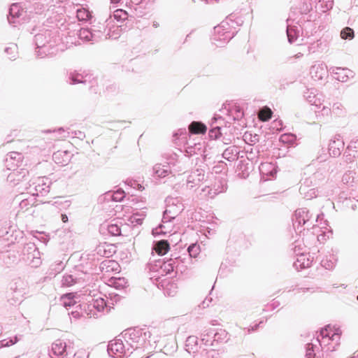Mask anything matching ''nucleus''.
<instances>
[{
	"instance_id": "nucleus-1",
	"label": "nucleus",
	"mask_w": 358,
	"mask_h": 358,
	"mask_svg": "<svg viewBox=\"0 0 358 358\" xmlns=\"http://www.w3.org/2000/svg\"><path fill=\"white\" fill-rule=\"evenodd\" d=\"M241 17L231 14L219 25L214 27V33L211 38L212 42L217 47L228 43L236 34V27L242 25Z\"/></svg>"
},
{
	"instance_id": "nucleus-2",
	"label": "nucleus",
	"mask_w": 358,
	"mask_h": 358,
	"mask_svg": "<svg viewBox=\"0 0 358 358\" xmlns=\"http://www.w3.org/2000/svg\"><path fill=\"white\" fill-rule=\"evenodd\" d=\"M60 42V38L57 31L43 29L34 35L36 45V55L38 57H45L53 55L57 52V45Z\"/></svg>"
},
{
	"instance_id": "nucleus-3",
	"label": "nucleus",
	"mask_w": 358,
	"mask_h": 358,
	"mask_svg": "<svg viewBox=\"0 0 358 358\" xmlns=\"http://www.w3.org/2000/svg\"><path fill=\"white\" fill-rule=\"evenodd\" d=\"M122 337L132 352L141 349L147 339L146 332L138 328L127 329Z\"/></svg>"
},
{
	"instance_id": "nucleus-4",
	"label": "nucleus",
	"mask_w": 358,
	"mask_h": 358,
	"mask_svg": "<svg viewBox=\"0 0 358 358\" xmlns=\"http://www.w3.org/2000/svg\"><path fill=\"white\" fill-rule=\"evenodd\" d=\"M51 181L46 177L32 178L25 184V189L34 196H45L50 192Z\"/></svg>"
},
{
	"instance_id": "nucleus-5",
	"label": "nucleus",
	"mask_w": 358,
	"mask_h": 358,
	"mask_svg": "<svg viewBox=\"0 0 358 358\" xmlns=\"http://www.w3.org/2000/svg\"><path fill=\"white\" fill-rule=\"evenodd\" d=\"M340 340V334L338 332H333L330 326H327L322 329L320 335L317 336L316 342L319 343L320 348L326 352H333L335 350V347H330L331 342H336L337 343Z\"/></svg>"
},
{
	"instance_id": "nucleus-6",
	"label": "nucleus",
	"mask_w": 358,
	"mask_h": 358,
	"mask_svg": "<svg viewBox=\"0 0 358 358\" xmlns=\"http://www.w3.org/2000/svg\"><path fill=\"white\" fill-rule=\"evenodd\" d=\"M14 244L13 236L6 229L0 231V255L6 264L14 262L16 257L10 254L11 248Z\"/></svg>"
},
{
	"instance_id": "nucleus-7",
	"label": "nucleus",
	"mask_w": 358,
	"mask_h": 358,
	"mask_svg": "<svg viewBox=\"0 0 358 358\" xmlns=\"http://www.w3.org/2000/svg\"><path fill=\"white\" fill-rule=\"evenodd\" d=\"M232 122L228 115L215 114L210 123L209 137L210 139H217L222 134V130L229 127Z\"/></svg>"
},
{
	"instance_id": "nucleus-8",
	"label": "nucleus",
	"mask_w": 358,
	"mask_h": 358,
	"mask_svg": "<svg viewBox=\"0 0 358 358\" xmlns=\"http://www.w3.org/2000/svg\"><path fill=\"white\" fill-rule=\"evenodd\" d=\"M166 208L164 212L162 222L166 224L175 219L184 209L182 203L178 198H167Z\"/></svg>"
},
{
	"instance_id": "nucleus-9",
	"label": "nucleus",
	"mask_w": 358,
	"mask_h": 358,
	"mask_svg": "<svg viewBox=\"0 0 358 358\" xmlns=\"http://www.w3.org/2000/svg\"><path fill=\"white\" fill-rule=\"evenodd\" d=\"M107 350L110 356L116 358H123L132 354V351H130V348L121 338H116L110 341Z\"/></svg>"
},
{
	"instance_id": "nucleus-10",
	"label": "nucleus",
	"mask_w": 358,
	"mask_h": 358,
	"mask_svg": "<svg viewBox=\"0 0 358 358\" xmlns=\"http://www.w3.org/2000/svg\"><path fill=\"white\" fill-rule=\"evenodd\" d=\"M292 220L294 227L297 224V229H299V227L303 226H306V228L308 229L315 227L313 215L306 208L296 209Z\"/></svg>"
},
{
	"instance_id": "nucleus-11",
	"label": "nucleus",
	"mask_w": 358,
	"mask_h": 358,
	"mask_svg": "<svg viewBox=\"0 0 358 358\" xmlns=\"http://www.w3.org/2000/svg\"><path fill=\"white\" fill-rule=\"evenodd\" d=\"M156 266H159L162 271V275L169 274L175 271L178 273L179 271L182 272V260L178 257L174 259L171 258L166 261L157 260L156 261Z\"/></svg>"
},
{
	"instance_id": "nucleus-12",
	"label": "nucleus",
	"mask_w": 358,
	"mask_h": 358,
	"mask_svg": "<svg viewBox=\"0 0 358 358\" xmlns=\"http://www.w3.org/2000/svg\"><path fill=\"white\" fill-rule=\"evenodd\" d=\"M23 255L26 261L33 267H38L41 264L40 252L34 243H27L23 249Z\"/></svg>"
},
{
	"instance_id": "nucleus-13",
	"label": "nucleus",
	"mask_w": 358,
	"mask_h": 358,
	"mask_svg": "<svg viewBox=\"0 0 358 358\" xmlns=\"http://www.w3.org/2000/svg\"><path fill=\"white\" fill-rule=\"evenodd\" d=\"M29 177V171L26 169H13L7 176V182L12 186L20 185L25 189V184Z\"/></svg>"
},
{
	"instance_id": "nucleus-14",
	"label": "nucleus",
	"mask_w": 358,
	"mask_h": 358,
	"mask_svg": "<svg viewBox=\"0 0 358 358\" xmlns=\"http://www.w3.org/2000/svg\"><path fill=\"white\" fill-rule=\"evenodd\" d=\"M72 352L64 341L57 339L52 344L49 355L50 358H67V355Z\"/></svg>"
},
{
	"instance_id": "nucleus-15",
	"label": "nucleus",
	"mask_w": 358,
	"mask_h": 358,
	"mask_svg": "<svg viewBox=\"0 0 358 358\" xmlns=\"http://www.w3.org/2000/svg\"><path fill=\"white\" fill-rule=\"evenodd\" d=\"M88 309L90 311L89 313L90 317L97 318L100 316V313L103 311L105 308H110L109 302H106L104 299L98 297L96 299H92L91 301H89Z\"/></svg>"
},
{
	"instance_id": "nucleus-16",
	"label": "nucleus",
	"mask_w": 358,
	"mask_h": 358,
	"mask_svg": "<svg viewBox=\"0 0 358 358\" xmlns=\"http://www.w3.org/2000/svg\"><path fill=\"white\" fill-rule=\"evenodd\" d=\"M310 75L315 81L324 80L328 76L327 66L323 62H315L310 68Z\"/></svg>"
},
{
	"instance_id": "nucleus-17",
	"label": "nucleus",
	"mask_w": 358,
	"mask_h": 358,
	"mask_svg": "<svg viewBox=\"0 0 358 358\" xmlns=\"http://www.w3.org/2000/svg\"><path fill=\"white\" fill-rule=\"evenodd\" d=\"M295 12V10H292L287 20V25L286 31L288 41L290 43H293L297 40L299 34L298 27L293 25L294 22L296 20V18L294 17Z\"/></svg>"
},
{
	"instance_id": "nucleus-18",
	"label": "nucleus",
	"mask_w": 358,
	"mask_h": 358,
	"mask_svg": "<svg viewBox=\"0 0 358 358\" xmlns=\"http://www.w3.org/2000/svg\"><path fill=\"white\" fill-rule=\"evenodd\" d=\"M220 113L228 115L231 122L241 119L243 116V112L241 107L235 104L224 105L223 108L220 110Z\"/></svg>"
},
{
	"instance_id": "nucleus-19",
	"label": "nucleus",
	"mask_w": 358,
	"mask_h": 358,
	"mask_svg": "<svg viewBox=\"0 0 358 358\" xmlns=\"http://www.w3.org/2000/svg\"><path fill=\"white\" fill-rule=\"evenodd\" d=\"M303 96L308 103L317 108H320L324 101L323 95L315 88L307 89Z\"/></svg>"
},
{
	"instance_id": "nucleus-20",
	"label": "nucleus",
	"mask_w": 358,
	"mask_h": 358,
	"mask_svg": "<svg viewBox=\"0 0 358 358\" xmlns=\"http://www.w3.org/2000/svg\"><path fill=\"white\" fill-rule=\"evenodd\" d=\"M93 43L108 38L116 39L117 36L110 35V29H108L103 24H100L96 29L92 28Z\"/></svg>"
},
{
	"instance_id": "nucleus-21",
	"label": "nucleus",
	"mask_w": 358,
	"mask_h": 358,
	"mask_svg": "<svg viewBox=\"0 0 358 358\" xmlns=\"http://www.w3.org/2000/svg\"><path fill=\"white\" fill-rule=\"evenodd\" d=\"M15 201L18 203L19 207L22 210H27L35 204L36 199L34 196L29 194L27 192L17 196Z\"/></svg>"
},
{
	"instance_id": "nucleus-22",
	"label": "nucleus",
	"mask_w": 358,
	"mask_h": 358,
	"mask_svg": "<svg viewBox=\"0 0 358 358\" xmlns=\"http://www.w3.org/2000/svg\"><path fill=\"white\" fill-rule=\"evenodd\" d=\"M205 180V171L201 169L193 171L187 180V187L189 189L198 186L201 182Z\"/></svg>"
},
{
	"instance_id": "nucleus-23",
	"label": "nucleus",
	"mask_w": 358,
	"mask_h": 358,
	"mask_svg": "<svg viewBox=\"0 0 358 358\" xmlns=\"http://www.w3.org/2000/svg\"><path fill=\"white\" fill-rule=\"evenodd\" d=\"M330 72L335 75V78L338 81L345 83L347 82L350 78L354 77L355 73L352 71L347 68L341 67H331L329 69Z\"/></svg>"
},
{
	"instance_id": "nucleus-24",
	"label": "nucleus",
	"mask_w": 358,
	"mask_h": 358,
	"mask_svg": "<svg viewBox=\"0 0 358 358\" xmlns=\"http://www.w3.org/2000/svg\"><path fill=\"white\" fill-rule=\"evenodd\" d=\"M227 189V184L225 181L219 180L212 187H206L202 189L205 192V196L213 199L220 193L225 192Z\"/></svg>"
},
{
	"instance_id": "nucleus-25",
	"label": "nucleus",
	"mask_w": 358,
	"mask_h": 358,
	"mask_svg": "<svg viewBox=\"0 0 358 358\" xmlns=\"http://www.w3.org/2000/svg\"><path fill=\"white\" fill-rule=\"evenodd\" d=\"M344 148V142L342 138L339 137H335L331 139L329 144V155L334 157H336L341 155Z\"/></svg>"
},
{
	"instance_id": "nucleus-26",
	"label": "nucleus",
	"mask_w": 358,
	"mask_h": 358,
	"mask_svg": "<svg viewBox=\"0 0 358 358\" xmlns=\"http://www.w3.org/2000/svg\"><path fill=\"white\" fill-rule=\"evenodd\" d=\"M86 273H82L78 274V276L68 274L64 275L62 279L61 284L62 287H71L76 283H80L85 280Z\"/></svg>"
},
{
	"instance_id": "nucleus-27",
	"label": "nucleus",
	"mask_w": 358,
	"mask_h": 358,
	"mask_svg": "<svg viewBox=\"0 0 358 358\" xmlns=\"http://www.w3.org/2000/svg\"><path fill=\"white\" fill-rule=\"evenodd\" d=\"M95 251L100 257H110L115 253L116 250L114 245L103 243L96 248Z\"/></svg>"
},
{
	"instance_id": "nucleus-28",
	"label": "nucleus",
	"mask_w": 358,
	"mask_h": 358,
	"mask_svg": "<svg viewBox=\"0 0 358 358\" xmlns=\"http://www.w3.org/2000/svg\"><path fill=\"white\" fill-rule=\"evenodd\" d=\"M24 10L21 8L20 3H13L9 8L8 15V21L10 24H15L20 16L22 15Z\"/></svg>"
},
{
	"instance_id": "nucleus-29",
	"label": "nucleus",
	"mask_w": 358,
	"mask_h": 358,
	"mask_svg": "<svg viewBox=\"0 0 358 358\" xmlns=\"http://www.w3.org/2000/svg\"><path fill=\"white\" fill-rule=\"evenodd\" d=\"M27 282L22 278H17L13 280L10 282V291L17 292L18 299L25 294Z\"/></svg>"
},
{
	"instance_id": "nucleus-30",
	"label": "nucleus",
	"mask_w": 358,
	"mask_h": 358,
	"mask_svg": "<svg viewBox=\"0 0 358 358\" xmlns=\"http://www.w3.org/2000/svg\"><path fill=\"white\" fill-rule=\"evenodd\" d=\"M317 0H293V4L296 6L294 8L300 14H307L312 10L313 1Z\"/></svg>"
},
{
	"instance_id": "nucleus-31",
	"label": "nucleus",
	"mask_w": 358,
	"mask_h": 358,
	"mask_svg": "<svg viewBox=\"0 0 358 358\" xmlns=\"http://www.w3.org/2000/svg\"><path fill=\"white\" fill-rule=\"evenodd\" d=\"M358 157V142H351L344 152L343 157L346 162H351Z\"/></svg>"
},
{
	"instance_id": "nucleus-32",
	"label": "nucleus",
	"mask_w": 358,
	"mask_h": 358,
	"mask_svg": "<svg viewBox=\"0 0 358 358\" xmlns=\"http://www.w3.org/2000/svg\"><path fill=\"white\" fill-rule=\"evenodd\" d=\"M239 152V148L237 146L231 145L224 150L222 157L229 162H233L238 158Z\"/></svg>"
},
{
	"instance_id": "nucleus-33",
	"label": "nucleus",
	"mask_w": 358,
	"mask_h": 358,
	"mask_svg": "<svg viewBox=\"0 0 358 358\" xmlns=\"http://www.w3.org/2000/svg\"><path fill=\"white\" fill-rule=\"evenodd\" d=\"M203 143H195L192 145L189 142L187 143V147L185 148V156L191 157L194 155L201 154L203 151Z\"/></svg>"
},
{
	"instance_id": "nucleus-34",
	"label": "nucleus",
	"mask_w": 358,
	"mask_h": 358,
	"mask_svg": "<svg viewBox=\"0 0 358 358\" xmlns=\"http://www.w3.org/2000/svg\"><path fill=\"white\" fill-rule=\"evenodd\" d=\"M296 261L294 263V266L296 269H302L310 266L312 261L308 257V255L301 253L297 255Z\"/></svg>"
},
{
	"instance_id": "nucleus-35",
	"label": "nucleus",
	"mask_w": 358,
	"mask_h": 358,
	"mask_svg": "<svg viewBox=\"0 0 358 358\" xmlns=\"http://www.w3.org/2000/svg\"><path fill=\"white\" fill-rule=\"evenodd\" d=\"M261 174L273 177L276 173V167L274 164L270 162L261 163L259 167Z\"/></svg>"
},
{
	"instance_id": "nucleus-36",
	"label": "nucleus",
	"mask_w": 358,
	"mask_h": 358,
	"mask_svg": "<svg viewBox=\"0 0 358 358\" xmlns=\"http://www.w3.org/2000/svg\"><path fill=\"white\" fill-rule=\"evenodd\" d=\"M87 76H84L77 71L71 72L69 75L68 82L70 85L78 83L85 84L87 82Z\"/></svg>"
},
{
	"instance_id": "nucleus-37",
	"label": "nucleus",
	"mask_w": 358,
	"mask_h": 358,
	"mask_svg": "<svg viewBox=\"0 0 358 358\" xmlns=\"http://www.w3.org/2000/svg\"><path fill=\"white\" fill-rule=\"evenodd\" d=\"M52 159L58 164H66L69 161V152L68 151L58 150L54 152Z\"/></svg>"
},
{
	"instance_id": "nucleus-38",
	"label": "nucleus",
	"mask_w": 358,
	"mask_h": 358,
	"mask_svg": "<svg viewBox=\"0 0 358 358\" xmlns=\"http://www.w3.org/2000/svg\"><path fill=\"white\" fill-rule=\"evenodd\" d=\"M169 249V243L166 240L155 241L153 245V250L159 255H165Z\"/></svg>"
},
{
	"instance_id": "nucleus-39",
	"label": "nucleus",
	"mask_w": 358,
	"mask_h": 358,
	"mask_svg": "<svg viewBox=\"0 0 358 358\" xmlns=\"http://www.w3.org/2000/svg\"><path fill=\"white\" fill-rule=\"evenodd\" d=\"M206 130V126L201 122L194 121L189 125V132L193 134H204Z\"/></svg>"
},
{
	"instance_id": "nucleus-40",
	"label": "nucleus",
	"mask_w": 358,
	"mask_h": 358,
	"mask_svg": "<svg viewBox=\"0 0 358 358\" xmlns=\"http://www.w3.org/2000/svg\"><path fill=\"white\" fill-rule=\"evenodd\" d=\"M315 6L316 10L321 13H326L332 8L334 5L333 0H317Z\"/></svg>"
},
{
	"instance_id": "nucleus-41",
	"label": "nucleus",
	"mask_w": 358,
	"mask_h": 358,
	"mask_svg": "<svg viewBox=\"0 0 358 358\" xmlns=\"http://www.w3.org/2000/svg\"><path fill=\"white\" fill-rule=\"evenodd\" d=\"M336 262V257L334 255H329L322 259L321 265L327 270H331L334 268Z\"/></svg>"
},
{
	"instance_id": "nucleus-42",
	"label": "nucleus",
	"mask_w": 358,
	"mask_h": 358,
	"mask_svg": "<svg viewBox=\"0 0 358 358\" xmlns=\"http://www.w3.org/2000/svg\"><path fill=\"white\" fill-rule=\"evenodd\" d=\"M228 334L224 329H220L219 331L213 334V338L211 341V346H215V343H222L228 339Z\"/></svg>"
},
{
	"instance_id": "nucleus-43",
	"label": "nucleus",
	"mask_w": 358,
	"mask_h": 358,
	"mask_svg": "<svg viewBox=\"0 0 358 358\" xmlns=\"http://www.w3.org/2000/svg\"><path fill=\"white\" fill-rule=\"evenodd\" d=\"M153 171L155 175L159 178H164L166 176L169 172H171L167 166L160 164H157L154 166Z\"/></svg>"
},
{
	"instance_id": "nucleus-44",
	"label": "nucleus",
	"mask_w": 358,
	"mask_h": 358,
	"mask_svg": "<svg viewBox=\"0 0 358 358\" xmlns=\"http://www.w3.org/2000/svg\"><path fill=\"white\" fill-rule=\"evenodd\" d=\"M214 330L212 329H208L205 330L201 334V341L203 343V344L206 346H211V341L213 338Z\"/></svg>"
},
{
	"instance_id": "nucleus-45",
	"label": "nucleus",
	"mask_w": 358,
	"mask_h": 358,
	"mask_svg": "<svg viewBox=\"0 0 358 358\" xmlns=\"http://www.w3.org/2000/svg\"><path fill=\"white\" fill-rule=\"evenodd\" d=\"M79 38L85 41L89 42L91 41L93 43V34L92 28L87 29V28H82L80 29L78 33Z\"/></svg>"
},
{
	"instance_id": "nucleus-46",
	"label": "nucleus",
	"mask_w": 358,
	"mask_h": 358,
	"mask_svg": "<svg viewBox=\"0 0 358 358\" xmlns=\"http://www.w3.org/2000/svg\"><path fill=\"white\" fill-rule=\"evenodd\" d=\"M125 196L124 192L122 189H118L115 192H108L105 195V199H111L114 201H121Z\"/></svg>"
},
{
	"instance_id": "nucleus-47",
	"label": "nucleus",
	"mask_w": 358,
	"mask_h": 358,
	"mask_svg": "<svg viewBox=\"0 0 358 358\" xmlns=\"http://www.w3.org/2000/svg\"><path fill=\"white\" fill-rule=\"evenodd\" d=\"M332 114L336 117H343L346 114V110L342 103L336 102L332 106Z\"/></svg>"
},
{
	"instance_id": "nucleus-48",
	"label": "nucleus",
	"mask_w": 358,
	"mask_h": 358,
	"mask_svg": "<svg viewBox=\"0 0 358 358\" xmlns=\"http://www.w3.org/2000/svg\"><path fill=\"white\" fill-rule=\"evenodd\" d=\"M320 347L314 343H308L306 347V356L307 358H315L317 353L319 352Z\"/></svg>"
},
{
	"instance_id": "nucleus-49",
	"label": "nucleus",
	"mask_w": 358,
	"mask_h": 358,
	"mask_svg": "<svg viewBox=\"0 0 358 358\" xmlns=\"http://www.w3.org/2000/svg\"><path fill=\"white\" fill-rule=\"evenodd\" d=\"M22 158V155L20 152H11L8 155V157L6 158L7 166L9 165V163H13V161L16 162V164L15 166H18V163L21 162Z\"/></svg>"
},
{
	"instance_id": "nucleus-50",
	"label": "nucleus",
	"mask_w": 358,
	"mask_h": 358,
	"mask_svg": "<svg viewBox=\"0 0 358 358\" xmlns=\"http://www.w3.org/2000/svg\"><path fill=\"white\" fill-rule=\"evenodd\" d=\"M5 52L8 55L10 60H15L17 54V46L16 44H10L5 48Z\"/></svg>"
},
{
	"instance_id": "nucleus-51",
	"label": "nucleus",
	"mask_w": 358,
	"mask_h": 358,
	"mask_svg": "<svg viewBox=\"0 0 358 358\" xmlns=\"http://www.w3.org/2000/svg\"><path fill=\"white\" fill-rule=\"evenodd\" d=\"M22 338V335H16L13 337H10L7 339H3L1 341V347H8L13 345L20 341Z\"/></svg>"
},
{
	"instance_id": "nucleus-52",
	"label": "nucleus",
	"mask_w": 358,
	"mask_h": 358,
	"mask_svg": "<svg viewBox=\"0 0 358 358\" xmlns=\"http://www.w3.org/2000/svg\"><path fill=\"white\" fill-rule=\"evenodd\" d=\"M301 194L303 195L306 199H311L317 196L315 189H308L305 186L301 185L299 188Z\"/></svg>"
},
{
	"instance_id": "nucleus-53",
	"label": "nucleus",
	"mask_w": 358,
	"mask_h": 358,
	"mask_svg": "<svg viewBox=\"0 0 358 358\" xmlns=\"http://www.w3.org/2000/svg\"><path fill=\"white\" fill-rule=\"evenodd\" d=\"M76 17L79 21H87L90 18L91 15L87 9L81 8L77 10Z\"/></svg>"
},
{
	"instance_id": "nucleus-54",
	"label": "nucleus",
	"mask_w": 358,
	"mask_h": 358,
	"mask_svg": "<svg viewBox=\"0 0 358 358\" xmlns=\"http://www.w3.org/2000/svg\"><path fill=\"white\" fill-rule=\"evenodd\" d=\"M61 300L63 306L66 308L73 306L76 303V301L73 297L72 293H69L62 296Z\"/></svg>"
},
{
	"instance_id": "nucleus-55",
	"label": "nucleus",
	"mask_w": 358,
	"mask_h": 358,
	"mask_svg": "<svg viewBox=\"0 0 358 358\" xmlns=\"http://www.w3.org/2000/svg\"><path fill=\"white\" fill-rule=\"evenodd\" d=\"M341 37L343 39L351 40L355 37L354 30L350 27H345L341 31Z\"/></svg>"
},
{
	"instance_id": "nucleus-56",
	"label": "nucleus",
	"mask_w": 358,
	"mask_h": 358,
	"mask_svg": "<svg viewBox=\"0 0 358 358\" xmlns=\"http://www.w3.org/2000/svg\"><path fill=\"white\" fill-rule=\"evenodd\" d=\"M117 266V264L115 261L112 260H106L101 262L100 268L102 270L106 269V272H108L110 270H115V267Z\"/></svg>"
},
{
	"instance_id": "nucleus-57",
	"label": "nucleus",
	"mask_w": 358,
	"mask_h": 358,
	"mask_svg": "<svg viewBox=\"0 0 358 358\" xmlns=\"http://www.w3.org/2000/svg\"><path fill=\"white\" fill-rule=\"evenodd\" d=\"M213 172L218 174L227 171V165L225 162L220 161L213 167Z\"/></svg>"
},
{
	"instance_id": "nucleus-58",
	"label": "nucleus",
	"mask_w": 358,
	"mask_h": 358,
	"mask_svg": "<svg viewBox=\"0 0 358 358\" xmlns=\"http://www.w3.org/2000/svg\"><path fill=\"white\" fill-rule=\"evenodd\" d=\"M296 141V136L292 134H284L280 137V141L285 144H292Z\"/></svg>"
},
{
	"instance_id": "nucleus-59",
	"label": "nucleus",
	"mask_w": 358,
	"mask_h": 358,
	"mask_svg": "<svg viewBox=\"0 0 358 358\" xmlns=\"http://www.w3.org/2000/svg\"><path fill=\"white\" fill-rule=\"evenodd\" d=\"M187 251L191 257H196L197 255L200 253V246L196 243L191 244L188 248Z\"/></svg>"
},
{
	"instance_id": "nucleus-60",
	"label": "nucleus",
	"mask_w": 358,
	"mask_h": 358,
	"mask_svg": "<svg viewBox=\"0 0 358 358\" xmlns=\"http://www.w3.org/2000/svg\"><path fill=\"white\" fill-rule=\"evenodd\" d=\"M108 231L112 236H119L121 234V229L116 224H110L107 227Z\"/></svg>"
},
{
	"instance_id": "nucleus-61",
	"label": "nucleus",
	"mask_w": 358,
	"mask_h": 358,
	"mask_svg": "<svg viewBox=\"0 0 358 358\" xmlns=\"http://www.w3.org/2000/svg\"><path fill=\"white\" fill-rule=\"evenodd\" d=\"M52 132L55 134V139L60 140L69 136V132H66L62 127L53 130Z\"/></svg>"
},
{
	"instance_id": "nucleus-62",
	"label": "nucleus",
	"mask_w": 358,
	"mask_h": 358,
	"mask_svg": "<svg viewBox=\"0 0 358 358\" xmlns=\"http://www.w3.org/2000/svg\"><path fill=\"white\" fill-rule=\"evenodd\" d=\"M12 296L8 298V301L13 305L20 303L22 301L23 296H21L20 299L17 297V292H11Z\"/></svg>"
},
{
	"instance_id": "nucleus-63",
	"label": "nucleus",
	"mask_w": 358,
	"mask_h": 358,
	"mask_svg": "<svg viewBox=\"0 0 358 358\" xmlns=\"http://www.w3.org/2000/svg\"><path fill=\"white\" fill-rule=\"evenodd\" d=\"M176 286L174 284H169L166 285V288L164 289V294L173 296L176 293Z\"/></svg>"
},
{
	"instance_id": "nucleus-64",
	"label": "nucleus",
	"mask_w": 358,
	"mask_h": 358,
	"mask_svg": "<svg viewBox=\"0 0 358 358\" xmlns=\"http://www.w3.org/2000/svg\"><path fill=\"white\" fill-rule=\"evenodd\" d=\"M271 110L269 108H266L261 111L259 114V117L262 120L266 121L271 117Z\"/></svg>"
}]
</instances>
